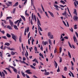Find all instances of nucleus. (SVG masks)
Instances as JSON below:
<instances>
[{"instance_id": "obj_1", "label": "nucleus", "mask_w": 78, "mask_h": 78, "mask_svg": "<svg viewBox=\"0 0 78 78\" xmlns=\"http://www.w3.org/2000/svg\"><path fill=\"white\" fill-rule=\"evenodd\" d=\"M48 37H49L50 39H53V38H54L53 35H52L51 33V32H49L48 33Z\"/></svg>"}, {"instance_id": "obj_2", "label": "nucleus", "mask_w": 78, "mask_h": 78, "mask_svg": "<svg viewBox=\"0 0 78 78\" xmlns=\"http://www.w3.org/2000/svg\"><path fill=\"white\" fill-rule=\"evenodd\" d=\"M11 35L12 36V38L15 41V42H17V40H16V37L13 34H11Z\"/></svg>"}, {"instance_id": "obj_3", "label": "nucleus", "mask_w": 78, "mask_h": 78, "mask_svg": "<svg viewBox=\"0 0 78 78\" xmlns=\"http://www.w3.org/2000/svg\"><path fill=\"white\" fill-rule=\"evenodd\" d=\"M29 30H30V28L29 27H28L27 28V29H25V31H24V35L25 36H26V34H26V33L27 32V33H28V31H29Z\"/></svg>"}, {"instance_id": "obj_4", "label": "nucleus", "mask_w": 78, "mask_h": 78, "mask_svg": "<svg viewBox=\"0 0 78 78\" xmlns=\"http://www.w3.org/2000/svg\"><path fill=\"white\" fill-rule=\"evenodd\" d=\"M10 67H11V68H12V69H13V71H14L15 73H17V69H15L14 67L11 66H10Z\"/></svg>"}, {"instance_id": "obj_5", "label": "nucleus", "mask_w": 78, "mask_h": 78, "mask_svg": "<svg viewBox=\"0 0 78 78\" xmlns=\"http://www.w3.org/2000/svg\"><path fill=\"white\" fill-rule=\"evenodd\" d=\"M9 23L11 26V27H13V25H14V24L13 23V22H12V21L11 20H9Z\"/></svg>"}, {"instance_id": "obj_6", "label": "nucleus", "mask_w": 78, "mask_h": 78, "mask_svg": "<svg viewBox=\"0 0 78 78\" xmlns=\"http://www.w3.org/2000/svg\"><path fill=\"white\" fill-rule=\"evenodd\" d=\"M30 71V69L27 70L26 71V73H27V74H32V73Z\"/></svg>"}, {"instance_id": "obj_7", "label": "nucleus", "mask_w": 78, "mask_h": 78, "mask_svg": "<svg viewBox=\"0 0 78 78\" xmlns=\"http://www.w3.org/2000/svg\"><path fill=\"white\" fill-rule=\"evenodd\" d=\"M78 17L76 16H74L73 17V19L74 20H75L76 21V20H78Z\"/></svg>"}, {"instance_id": "obj_8", "label": "nucleus", "mask_w": 78, "mask_h": 78, "mask_svg": "<svg viewBox=\"0 0 78 78\" xmlns=\"http://www.w3.org/2000/svg\"><path fill=\"white\" fill-rule=\"evenodd\" d=\"M48 12H49V14H50V15L51 16H52V17H54V18H55V16H54V15H53V13H52L49 11H48Z\"/></svg>"}, {"instance_id": "obj_9", "label": "nucleus", "mask_w": 78, "mask_h": 78, "mask_svg": "<svg viewBox=\"0 0 78 78\" xmlns=\"http://www.w3.org/2000/svg\"><path fill=\"white\" fill-rule=\"evenodd\" d=\"M73 38L75 43H76V42H77V40H76V37H75V35L73 36Z\"/></svg>"}, {"instance_id": "obj_10", "label": "nucleus", "mask_w": 78, "mask_h": 78, "mask_svg": "<svg viewBox=\"0 0 78 78\" xmlns=\"http://www.w3.org/2000/svg\"><path fill=\"white\" fill-rule=\"evenodd\" d=\"M37 24L39 25H40V26H41V23H40V21H39V20L38 19V18H37Z\"/></svg>"}, {"instance_id": "obj_11", "label": "nucleus", "mask_w": 78, "mask_h": 78, "mask_svg": "<svg viewBox=\"0 0 78 78\" xmlns=\"http://www.w3.org/2000/svg\"><path fill=\"white\" fill-rule=\"evenodd\" d=\"M54 62H55V64H54V66H55V68H57V67L58 66V63H56V62L54 61Z\"/></svg>"}, {"instance_id": "obj_12", "label": "nucleus", "mask_w": 78, "mask_h": 78, "mask_svg": "<svg viewBox=\"0 0 78 78\" xmlns=\"http://www.w3.org/2000/svg\"><path fill=\"white\" fill-rule=\"evenodd\" d=\"M11 55H15V53H17V52H14L13 51H11Z\"/></svg>"}, {"instance_id": "obj_13", "label": "nucleus", "mask_w": 78, "mask_h": 78, "mask_svg": "<svg viewBox=\"0 0 78 78\" xmlns=\"http://www.w3.org/2000/svg\"><path fill=\"white\" fill-rule=\"evenodd\" d=\"M38 29H40L41 31H42V28L41 27H40V26H39V25H38Z\"/></svg>"}, {"instance_id": "obj_14", "label": "nucleus", "mask_w": 78, "mask_h": 78, "mask_svg": "<svg viewBox=\"0 0 78 78\" xmlns=\"http://www.w3.org/2000/svg\"><path fill=\"white\" fill-rule=\"evenodd\" d=\"M21 21H22V18H20V20H19V22H18V27H19V24L20 23V22H21Z\"/></svg>"}, {"instance_id": "obj_15", "label": "nucleus", "mask_w": 78, "mask_h": 78, "mask_svg": "<svg viewBox=\"0 0 78 78\" xmlns=\"http://www.w3.org/2000/svg\"><path fill=\"white\" fill-rule=\"evenodd\" d=\"M74 14H76V16H77V12H76V9H74Z\"/></svg>"}, {"instance_id": "obj_16", "label": "nucleus", "mask_w": 78, "mask_h": 78, "mask_svg": "<svg viewBox=\"0 0 78 78\" xmlns=\"http://www.w3.org/2000/svg\"><path fill=\"white\" fill-rule=\"evenodd\" d=\"M9 28V30H12V27L9 25L7 26V28Z\"/></svg>"}, {"instance_id": "obj_17", "label": "nucleus", "mask_w": 78, "mask_h": 78, "mask_svg": "<svg viewBox=\"0 0 78 78\" xmlns=\"http://www.w3.org/2000/svg\"><path fill=\"white\" fill-rule=\"evenodd\" d=\"M21 17L22 19H23V20L24 21H25V18L23 16H21Z\"/></svg>"}, {"instance_id": "obj_18", "label": "nucleus", "mask_w": 78, "mask_h": 78, "mask_svg": "<svg viewBox=\"0 0 78 78\" xmlns=\"http://www.w3.org/2000/svg\"><path fill=\"white\" fill-rule=\"evenodd\" d=\"M6 36L9 38V37H11V35L7 33L6 34Z\"/></svg>"}, {"instance_id": "obj_19", "label": "nucleus", "mask_w": 78, "mask_h": 78, "mask_svg": "<svg viewBox=\"0 0 78 78\" xmlns=\"http://www.w3.org/2000/svg\"><path fill=\"white\" fill-rule=\"evenodd\" d=\"M13 27L16 30H18V28H17V27L16 25H14L13 26Z\"/></svg>"}, {"instance_id": "obj_20", "label": "nucleus", "mask_w": 78, "mask_h": 78, "mask_svg": "<svg viewBox=\"0 0 78 78\" xmlns=\"http://www.w3.org/2000/svg\"><path fill=\"white\" fill-rule=\"evenodd\" d=\"M54 6L56 8H59V6L58 5H55V4H54Z\"/></svg>"}, {"instance_id": "obj_21", "label": "nucleus", "mask_w": 78, "mask_h": 78, "mask_svg": "<svg viewBox=\"0 0 78 78\" xmlns=\"http://www.w3.org/2000/svg\"><path fill=\"white\" fill-rule=\"evenodd\" d=\"M60 3H62V4H63V5H64V4H66V2H65L64 1L62 0H61L60 1Z\"/></svg>"}, {"instance_id": "obj_22", "label": "nucleus", "mask_w": 78, "mask_h": 78, "mask_svg": "<svg viewBox=\"0 0 78 78\" xmlns=\"http://www.w3.org/2000/svg\"><path fill=\"white\" fill-rule=\"evenodd\" d=\"M48 41L49 43L51 45L52 44H51V40H50V39H49L48 40Z\"/></svg>"}, {"instance_id": "obj_23", "label": "nucleus", "mask_w": 78, "mask_h": 78, "mask_svg": "<svg viewBox=\"0 0 78 78\" xmlns=\"http://www.w3.org/2000/svg\"><path fill=\"white\" fill-rule=\"evenodd\" d=\"M0 31L2 33V34H5V31L4 30H2V31L1 30V29L0 30Z\"/></svg>"}, {"instance_id": "obj_24", "label": "nucleus", "mask_w": 78, "mask_h": 78, "mask_svg": "<svg viewBox=\"0 0 78 78\" xmlns=\"http://www.w3.org/2000/svg\"><path fill=\"white\" fill-rule=\"evenodd\" d=\"M18 5V2H16L14 5H13V6H17Z\"/></svg>"}, {"instance_id": "obj_25", "label": "nucleus", "mask_w": 78, "mask_h": 78, "mask_svg": "<svg viewBox=\"0 0 78 78\" xmlns=\"http://www.w3.org/2000/svg\"><path fill=\"white\" fill-rule=\"evenodd\" d=\"M78 27H77V25H75L74 26V29L76 30V29H77Z\"/></svg>"}, {"instance_id": "obj_26", "label": "nucleus", "mask_w": 78, "mask_h": 78, "mask_svg": "<svg viewBox=\"0 0 78 78\" xmlns=\"http://www.w3.org/2000/svg\"><path fill=\"white\" fill-rule=\"evenodd\" d=\"M50 75V73L49 72H47V73H44V75Z\"/></svg>"}, {"instance_id": "obj_27", "label": "nucleus", "mask_w": 78, "mask_h": 78, "mask_svg": "<svg viewBox=\"0 0 78 78\" xmlns=\"http://www.w3.org/2000/svg\"><path fill=\"white\" fill-rule=\"evenodd\" d=\"M5 45H7V46H9V45H10V44L8 43H5Z\"/></svg>"}, {"instance_id": "obj_28", "label": "nucleus", "mask_w": 78, "mask_h": 78, "mask_svg": "<svg viewBox=\"0 0 78 78\" xmlns=\"http://www.w3.org/2000/svg\"><path fill=\"white\" fill-rule=\"evenodd\" d=\"M68 54L70 58H71V55L69 51H68Z\"/></svg>"}, {"instance_id": "obj_29", "label": "nucleus", "mask_w": 78, "mask_h": 78, "mask_svg": "<svg viewBox=\"0 0 78 78\" xmlns=\"http://www.w3.org/2000/svg\"><path fill=\"white\" fill-rule=\"evenodd\" d=\"M32 20H34V16L33 15V13L32 14Z\"/></svg>"}, {"instance_id": "obj_30", "label": "nucleus", "mask_w": 78, "mask_h": 78, "mask_svg": "<svg viewBox=\"0 0 78 78\" xmlns=\"http://www.w3.org/2000/svg\"><path fill=\"white\" fill-rule=\"evenodd\" d=\"M23 71H22V74L23 75V76H24V77H25V73H23V72H22Z\"/></svg>"}, {"instance_id": "obj_31", "label": "nucleus", "mask_w": 78, "mask_h": 78, "mask_svg": "<svg viewBox=\"0 0 78 78\" xmlns=\"http://www.w3.org/2000/svg\"><path fill=\"white\" fill-rule=\"evenodd\" d=\"M12 19V17H11V16L7 17L6 20H8V19Z\"/></svg>"}, {"instance_id": "obj_32", "label": "nucleus", "mask_w": 78, "mask_h": 78, "mask_svg": "<svg viewBox=\"0 0 78 78\" xmlns=\"http://www.w3.org/2000/svg\"><path fill=\"white\" fill-rule=\"evenodd\" d=\"M30 67H31V68H32V69H36V68H35V67H34L33 65H30Z\"/></svg>"}, {"instance_id": "obj_33", "label": "nucleus", "mask_w": 78, "mask_h": 78, "mask_svg": "<svg viewBox=\"0 0 78 78\" xmlns=\"http://www.w3.org/2000/svg\"><path fill=\"white\" fill-rule=\"evenodd\" d=\"M19 20H17L15 22V24H17V23H19Z\"/></svg>"}, {"instance_id": "obj_34", "label": "nucleus", "mask_w": 78, "mask_h": 78, "mask_svg": "<svg viewBox=\"0 0 78 78\" xmlns=\"http://www.w3.org/2000/svg\"><path fill=\"white\" fill-rule=\"evenodd\" d=\"M16 8L13 9V11H12V12L13 14L15 13V12H16Z\"/></svg>"}, {"instance_id": "obj_35", "label": "nucleus", "mask_w": 78, "mask_h": 78, "mask_svg": "<svg viewBox=\"0 0 78 78\" xmlns=\"http://www.w3.org/2000/svg\"><path fill=\"white\" fill-rule=\"evenodd\" d=\"M3 72H4L5 74H6V75H8V73H7V72H6V70H4Z\"/></svg>"}, {"instance_id": "obj_36", "label": "nucleus", "mask_w": 78, "mask_h": 78, "mask_svg": "<svg viewBox=\"0 0 78 78\" xmlns=\"http://www.w3.org/2000/svg\"><path fill=\"white\" fill-rule=\"evenodd\" d=\"M68 43L69 44V47H70L72 48V46L71 45V44H70V42H69V41H68Z\"/></svg>"}, {"instance_id": "obj_37", "label": "nucleus", "mask_w": 78, "mask_h": 78, "mask_svg": "<svg viewBox=\"0 0 78 78\" xmlns=\"http://www.w3.org/2000/svg\"><path fill=\"white\" fill-rule=\"evenodd\" d=\"M45 13L47 17H48V18L49 17V16H48V14H47V12H45Z\"/></svg>"}, {"instance_id": "obj_38", "label": "nucleus", "mask_w": 78, "mask_h": 78, "mask_svg": "<svg viewBox=\"0 0 78 78\" xmlns=\"http://www.w3.org/2000/svg\"><path fill=\"white\" fill-rule=\"evenodd\" d=\"M41 7L42 8V9L43 11L44 12H45V10H44V7H43V6L42 5V4H41Z\"/></svg>"}, {"instance_id": "obj_39", "label": "nucleus", "mask_w": 78, "mask_h": 78, "mask_svg": "<svg viewBox=\"0 0 78 78\" xmlns=\"http://www.w3.org/2000/svg\"><path fill=\"white\" fill-rule=\"evenodd\" d=\"M64 70L65 71H67V68L66 66L64 68Z\"/></svg>"}, {"instance_id": "obj_40", "label": "nucleus", "mask_w": 78, "mask_h": 78, "mask_svg": "<svg viewBox=\"0 0 78 78\" xmlns=\"http://www.w3.org/2000/svg\"><path fill=\"white\" fill-rule=\"evenodd\" d=\"M2 38H3L4 39H7V37L6 36H2Z\"/></svg>"}, {"instance_id": "obj_41", "label": "nucleus", "mask_w": 78, "mask_h": 78, "mask_svg": "<svg viewBox=\"0 0 78 78\" xmlns=\"http://www.w3.org/2000/svg\"><path fill=\"white\" fill-rule=\"evenodd\" d=\"M37 14L38 17H39V18H40V19H41V15H40L39 14V13H37Z\"/></svg>"}, {"instance_id": "obj_42", "label": "nucleus", "mask_w": 78, "mask_h": 78, "mask_svg": "<svg viewBox=\"0 0 78 78\" xmlns=\"http://www.w3.org/2000/svg\"><path fill=\"white\" fill-rule=\"evenodd\" d=\"M67 14V12H66V11H65L64 13H62V15H63V16H64L65 14Z\"/></svg>"}, {"instance_id": "obj_43", "label": "nucleus", "mask_w": 78, "mask_h": 78, "mask_svg": "<svg viewBox=\"0 0 78 78\" xmlns=\"http://www.w3.org/2000/svg\"><path fill=\"white\" fill-rule=\"evenodd\" d=\"M46 44H48V42L45 41L44 42V45H46Z\"/></svg>"}, {"instance_id": "obj_44", "label": "nucleus", "mask_w": 78, "mask_h": 78, "mask_svg": "<svg viewBox=\"0 0 78 78\" xmlns=\"http://www.w3.org/2000/svg\"><path fill=\"white\" fill-rule=\"evenodd\" d=\"M2 16H3V12H2V11H1V13L0 18H1L2 17Z\"/></svg>"}, {"instance_id": "obj_45", "label": "nucleus", "mask_w": 78, "mask_h": 78, "mask_svg": "<svg viewBox=\"0 0 78 78\" xmlns=\"http://www.w3.org/2000/svg\"><path fill=\"white\" fill-rule=\"evenodd\" d=\"M19 41L20 42H22V38L20 37L19 38Z\"/></svg>"}, {"instance_id": "obj_46", "label": "nucleus", "mask_w": 78, "mask_h": 78, "mask_svg": "<svg viewBox=\"0 0 78 78\" xmlns=\"http://www.w3.org/2000/svg\"><path fill=\"white\" fill-rule=\"evenodd\" d=\"M59 58H60L59 62H62V58L61 57H59Z\"/></svg>"}, {"instance_id": "obj_47", "label": "nucleus", "mask_w": 78, "mask_h": 78, "mask_svg": "<svg viewBox=\"0 0 78 78\" xmlns=\"http://www.w3.org/2000/svg\"><path fill=\"white\" fill-rule=\"evenodd\" d=\"M57 72H60V69H59V66L58 68V69L57 70Z\"/></svg>"}, {"instance_id": "obj_48", "label": "nucleus", "mask_w": 78, "mask_h": 78, "mask_svg": "<svg viewBox=\"0 0 78 78\" xmlns=\"http://www.w3.org/2000/svg\"><path fill=\"white\" fill-rule=\"evenodd\" d=\"M34 17L35 22H36V16L34 15Z\"/></svg>"}, {"instance_id": "obj_49", "label": "nucleus", "mask_w": 78, "mask_h": 78, "mask_svg": "<svg viewBox=\"0 0 78 78\" xmlns=\"http://www.w3.org/2000/svg\"><path fill=\"white\" fill-rule=\"evenodd\" d=\"M70 73H71V75H72V76L73 77H74V75H73V74L71 72V71H70Z\"/></svg>"}, {"instance_id": "obj_50", "label": "nucleus", "mask_w": 78, "mask_h": 78, "mask_svg": "<svg viewBox=\"0 0 78 78\" xmlns=\"http://www.w3.org/2000/svg\"><path fill=\"white\" fill-rule=\"evenodd\" d=\"M63 23L64 25L66 26V27H67V25L66 23H65V21H63Z\"/></svg>"}, {"instance_id": "obj_51", "label": "nucleus", "mask_w": 78, "mask_h": 78, "mask_svg": "<svg viewBox=\"0 0 78 78\" xmlns=\"http://www.w3.org/2000/svg\"><path fill=\"white\" fill-rule=\"evenodd\" d=\"M57 51V49H56V48H55L54 50V53H56V51Z\"/></svg>"}, {"instance_id": "obj_52", "label": "nucleus", "mask_w": 78, "mask_h": 78, "mask_svg": "<svg viewBox=\"0 0 78 78\" xmlns=\"http://www.w3.org/2000/svg\"><path fill=\"white\" fill-rule=\"evenodd\" d=\"M5 4H6V5H7L8 6H10V5L9 4H8V3H6Z\"/></svg>"}, {"instance_id": "obj_53", "label": "nucleus", "mask_w": 78, "mask_h": 78, "mask_svg": "<svg viewBox=\"0 0 78 78\" xmlns=\"http://www.w3.org/2000/svg\"><path fill=\"white\" fill-rule=\"evenodd\" d=\"M70 31H71L72 32H73V28L72 27H71V29H70Z\"/></svg>"}, {"instance_id": "obj_54", "label": "nucleus", "mask_w": 78, "mask_h": 78, "mask_svg": "<svg viewBox=\"0 0 78 78\" xmlns=\"http://www.w3.org/2000/svg\"><path fill=\"white\" fill-rule=\"evenodd\" d=\"M74 4L75 7H76L77 6V5H76V3L75 2H74Z\"/></svg>"}, {"instance_id": "obj_55", "label": "nucleus", "mask_w": 78, "mask_h": 78, "mask_svg": "<svg viewBox=\"0 0 78 78\" xmlns=\"http://www.w3.org/2000/svg\"><path fill=\"white\" fill-rule=\"evenodd\" d=\"M30 32H29L28 35V38L30 37Z\"/></svg>"}, {"instance_id": "obj_56", "label": "nucleus", "mask_w": 78, "mask_h": 78, "mask_svg": "<svg viewBox=\"0 0 78 78\" xmlns=\"http://www.w3.org/2000/svg\"><path fill=\"white\" fill-rule=\"evenodd\" d=\"M0 75L1 77H3V75H2V73L0 71Z\"/></svg>"}, {"instance_id": "obj_57", "label": "nucleus", "mask_w": 78, "mask_h": 78, "mask_svg": "<svg viewBox=\"0 0 78 78\" xmlns=\"http://www.w3.org/2000/svg\"><path fill=\"white\" fill-rule=\"evenodd\" d=\"M2 21L3 22V21L4 22V23H6V21H5V20H2Z\"/></svg>"}, {"instance_id": "obj_58", "label": "nucleus", "mask_w": 78, "mask_h": 78, "mask_svg": "<svg viewBox=\"0 0 78 78\" xmlns=\"http://www.w3.org/2000/svg\"><path fill=\"white\" fill-rule=\"evenodd\" d=\"M2 73L3 76H5V73H4V72H2Z\"/></svg>"}, {"instance_id": "obj_59", "label": "nucleus", "mask_w": 78, "mask_h": 78, "mask_svg": "<svg viewBox=\"0 0 78 78\" xmlns=\"http://www.w3.org/2000/svg\"><path fill=\"white\" fill-rule=\"evenodd\" d=\"M25 75L26 76V77L27 78H30V76H28V75L26 74Z\"/></svg>"}, {"instance_id": "obj_60", "label": "nucleus", "mask_w": 78, "mask_h": 78, "mask_svg": "<svg viewBox=\"0 0 78 78\" xmlns=\"http://www.w3.org/2000/svg\"><path fill=\"white\" fill-rule=\"evenodd\" d=\"M75 33H76V36H77V37H78V33H77V32H76Z\"/></svg>"}, {"instance_id": "obj_61", "label": "nucleus", "mask_w": 78, "mask_h": 78, "mask_svg": "<svg viewBox=\"0 0 78 78\" xmlns=\"http://www.w3.org/2000/svg\"><path fill=\"white\" fill-rule=\"evenodd\" d=\"M27 0H25L24 3V5H25V3H27Z\"/></svg>"}, {"instance_id": "obj_62", "label": "nucleus", "mask_w": 78, "mask_h": 78, "mask_svg": "<svg viewBox=\"0 0 78 78\" xmlns=\"http://www.w3.org/2000/svg\"><path fill=\"white\" fill-rule=\"evenodd\" d=\"M10 50H13V51H14V50H15V49L14 48H12L10 49Z\"/></svg>"}, {"instance_id": "obj_63", "label": "nucleus", "mask_w": 78, "mask_h": 78, "mask_svg": "<svg viewBox=\"0 0 78 78\" xmlns=\"http://www.w3.org/2000/svg\"><path fill=\"white\" fill-rule=\"evenodd\" d=\"M30 23H31V25H33V21H32V19H31L30 20Z\"/></svg>"}, {"instance_id": "obj_64", "label": "nucleus", "mask_w": 78, "mask_h": 78, "mask_svg": "<svg viewBox=\"0 0 78 78\" xmlns=\"http://www.w3.org/2000/svg\"><path fill=\"white\" fill-rule=\"evenodd\" d=\"M64 38L65 39H68V37H67V36L65 37H64Z\"/></svg>"}]
</instances>
